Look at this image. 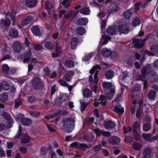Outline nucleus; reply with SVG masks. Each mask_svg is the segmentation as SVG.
I'll list each match as a JSON object with an SVG mask.
<instances>
[{"label":"nucleus","mask_w":158,"mask_h":158,"mask_svg":"<svg viewBox=\"0 0 158 158\" xmlns=\"http://www.w3.org/2000/svg\"><path fill=\"white\" fill-rule=\"evenodd\" d=\"M56 52L59 53L60 54L62 52V47L61 44L59 43H57L56 46Z\"/></svg>","instance_id":"obj_53"},{"label":"nucleus","mask_w":158,"mask_h":158,"mask_svg":"<svg viewBox=\"0 0 158 158\" xmlns=\"http://www.w3.org/2000/svg\"><path fill=\"white\" fill-rule=\"evenodd\" d=\"M21 143L23 144H26L30 142L31 140V137L27 134L23 133L20 138Z\"/></svg>","instance_id":"obj_10"},{"label":"nucleus","mask_w":158,"mask_h":158,"mask_svg":"<svg viewBox=\"0 0 158 158\" xmlns=\"http://www.w3.org/2000/svg\"><path fill=\"white\" fill-rule=\"evenodd\" d=\"M3 89L5 90H9L10 88V85L6 81H4L2 83Z\"/></svg>","instance_id":"obj_45"},{"label":"nucleus","mask_w":158,"mask_h":158,"mask_svg":"<svg viewBox=\"0 0 158 158\" xmlns=\"http://www.w3.org/2000/svg\"><path fill=\"white\" fill-rule=\"evenodd\" d=\"M10 24V21L6 17L5 19H1L0 23V26L2 27H8Z\"/></svg>","instance_id":"obj_13"},{"label":"nucleus","mask_w":158,"mask_h":158,"mask_svg":"<svg viewBox=\"0 0 158 158\" xmlns=\"http://www.w3.org/2000/svg\"><path fill=\"white\" fill-rule=\"evenodd\" d=\"M37 100V98L34 95H31L28 96L27 100L30 103H33Z\"/></svg>","instance_id":"obj_29"},{"label":"nucleus","mask_w":158,"mask_h":158,"mask_svg":"<svg viewBox=\"0 0 158 158\" xmlns=\"http://www.w3.org/2000/svg\"><path fill=\"white\" fill-rule=\"evenodd\" d=\"M118 28L120 33L127 34L129 32V27L127 24L123 23L118 25Z\"/></svg>","instance_id":"obj_4"},{"label":"nucleus","mask_w":158,"mask_h":158,"mask_svg":"<svg viewBox=\"0 0 158 158\" xmlns=\"http://www.w3.org/2000/svg\"><path fill=\"white\" fill-rule=\"evenodd\" d=\"M152 71L151 67L149 64L143 66L141 69V75H139V77L140 80H142L143 77H145L147 75H149Z\"/></svg>","instance_id":"obj_3"},{"label":"nucleus","mask_w":158,"mask_h":158,"mask_svg":"<svg viewBox=\"0 0 158 158\" xmlns=\"http://www.w3.org/2000/svg\"><path fill=\"white\" fill-rule=\"evenodd\" d=\"M101 53L104 56L108 57L111 55L112 52L110 50L105 48L102 49Z\"/></svg>","instance_id":"obj_20"},{"label":"nucleus","mask_w":158,"mask_h":158,"mask_svg":"<svg viewBox=\"0 0 158 158\" xmlns=\"http://www.w3.org/2000/svg\"><path fill=\"white\" fill-rule=\"evenodd\" d=\"M64 65L66 67L70 68L74 66V64L72 60H67L65 61Z\"/></svg>","instance_id":"obj_31"},{"label":"nucleus","mask_w":158,"mask_h":158,"mask_svg":"<svg viewBox=\"0 0 158 158\" xmlns=\"http://www.w3.org/2000/svg\"><path fill=\"white\" fill-rule=\"evenodd\" d=\"M156 92L154 90H151L147 95V98L149 100H153L156 98Z\"/></svg>","instance_id":"obj_21"},{"label":"nucleus","mask_w":158,"mask_h":158,"mask_svg":"<svg viewBox=\"0 0 158 158\" xmlns=\"http://www.w3.org/2000/svg\"><path fill=\"white\" fill-rule=\"evenodd\" d=\"M60 98L62 102L64 101H68L69 97L67 94L66 93H63L60 95Z\"/></svg>","instance_id":"obj_48"},{"label":"nucleus","mask_w":158,"mask_h":158,"mask_svg":"<svg viewBox=\"0 0 158 158\" xmlns=\"http://www.w3.org/2000/svg\"><path fill=\"white\" fill-rule=\"evenodd\" d=\"M132 13L130 9L124 11L123 14V16L126 19H129L132 15Z\"/></svg>","instance_id":"obj_33"},{"label":"nucleus","mask_w":158,"mask_h":158,"mask_svg":"<svg viewBox=\"0 0 158 158\" xmlns=\"http://www.w3.org/2000/svg\"><path fill=\"white\" fill-rule=\"evenodd\" d=\"M151 137V134H146L144 133H142V134L141 137L148 142H150Z\"/></svg>","instance_id":"obj_38"},{"label":"nucleus","mask_w":158,"mask_h":158,"mask_svg":"<svg viewBox=\"0 0 158 158\" xmlns=\"http://www.w3.org/2000/svg\"><path fill=\"white\" fill-rule=\"evenodd\" d=\"M8 15L10 17L11 19L12 22V24L13 25H15L16 24L15 22V16L13 14L11 13L8 12L6 15V16H7Z\"/></svg>","instance_id":"obj_46"},{"label":"nucleus","mask_w":158,"mask_h":158,"mask_svg":"<svg viewBox=\"0 0 158 158\" xmlns=\"http://www.w3.org/2000/svg\"><path fill=\"white\" fill-rule=\"evenodd\" d=\"M132 132L133 136L135 140H139L140 139V135L138 132V131H136L135 130L132 131Z\"/></svg>","instance_id":"obj_42"},{"label":"nucleus","mask_w":158,"mask_h":158,"mask_svg":"<svg viewBox=\"0 0 158 158\" xmlns=\"http://www.w3.org/2000/svg\"><path fill=\"white\" fill-rule=\"evenodd\" d=\"M139 93H140L139 86L138 85L134 86L132 89V97H133L135 95H137V94H139Z\"/></svg>","instance_id":"obj_24"},{"label":"nucleus","mask_w":158,"mask_h":158,"mask_svg":"<svg viewBox=\"0 0 158 158\" xmlns=\"http://www.w3.org/2000/svg\"><path fill=\"white\" fill-rule=\"evenodd\" d=\"M112 84L109 82L104 81L102 84V87L106 89H110L112 87Z\"/></svg>","instance_id":"obj_41"},{"label":"nucleus","mask_w":158,"mask_h":158,"mask_svg":"<svg viewBox=\"0 0 158 158\" xmlns=\"http://www.w3.org/2000/svg\"><path fill=\"white\" fill-rule=\"evenodd\" d=\"M9 36L12 38H16L19 35L18 31L15 28L10 29L9 31Z\"/></svg>","instance_id":"obj_18"},{"label":"nucleus","mask_w":158,"mask_h":158,"mask_svg":"<svg viewBox=\"0 0 158 158\" xmlns=\"http://www.w3.org/2000/svg\"><path fill=\"white\" fill-rule=\"evenodd\" d=\"M139 124L138 122L137 121H135L131 126V129L132 131L134 130L137 131L138 129H139Z\"/></svg>","instance_id":"obj_49"},{"label":"nucleus","mask_w":158,"mask_h":158,"mask_svg":"<svg viewBox=\"0 0 158 158\" xmlns=\"http://www.w3.org/2000/svg\"><path fill=\"white\" fill-rule=\"evenodd\" d=\"M31 51L30 49H29L27 52H26L24 54L23 62L26 63L28 62L31 59Z\"/></svg>","instance_id":"obj_15"},{"label":"nucleus","mask_w":158,"mask_h":158,"mask_svg":"<svg viewBox=\"0 0 158 158\" xmlns=\"http://www.w3.org/2000/svg\"><path fill=\"white\" fill-rule=\"evenodd\" d=\"M103 125L105 128L108 130H111L116 126L115 122L110 120L104 121L103 123Z\"/></svg>","instance_id":"obj_6"},{"label":"nucleus","mask_w":158,"mask_h":158,"mask_svg":"<svg viewBox=\"0 0 158 158\" xmlns=\"http://www.w3.org/2000/svg\"><path fill=\"white\" fill-rule=\"evenodd\" d=\"M87 18L85 17L79 19L77 21L78 24L80 25H85L88 22Z\"/></svg>","instance_id":"obj_22"},{"label":"nucleus","mask_w":158,"mask_h":158,"mask_svg":"<svg viewBox=\"0 0 158 158\" xmlns=\"http://www.w3.org/2000/svg\"><path fill=\"white\" fill-rule=\"evenodd\" d=\"M72 0H63L61 3V4L63 5L65 8H68L70 5V3Z\"/></svg>","instance_id":"obj_50"},{"label":"nucleus","mask_w":158,"mask_h":158,"mask_svg":"<svg viewBox=\"0 0 158 158\" xmlns=\"http://www.w3.org/2000/svg\"><path fill=\"white\" fill-rule=\"evenodd\" d=\"M47 149L48 151H49V154L50 155L51 158H53L54 157L57 156L56 154L53 151L52 147L51 145V144L48 145V147Z\"/></svg>","instance_id":"obj_27"},{"label":"nucleus","mask_w":158,"mask_h":158,"mask_svg":"<svg viewBox=\"0 0 158 158\" xmlns=\"http://www.w3.org/2000/svg\"><path fill=\"white\" fill-rule=\"evenodd\" d=\"M24 117V115L21 113L17 114L15 116V119L17 120L21 121V122Z\"/></svg>","instance_id":"obj_61"},{"label":"nucleus","mask_w":158,"mask_h":158,"mask_svg":"<svg viewBox=\"0 0 158 158\" xmlns=\"http://www.w3.org/2000/svg\"><path fill=\"white\" fill-rule=\"evenodd\" d=\"M110 6L112 7V8L109 10V13L110 14L113 13L114 12L117 11L119 8L118 6L115 4H111Z\"/></svg>","instance_id":"obj_35"},{"label":"nucleus","mask_w":158,"mask_h":158,"mask_svg":"<svg viewBox=\"0 0 158 158\" xmlns=\"http://www.w3.org/2000/svg\"><path fill=\"white\" fill-rule=\"evenodd\" d=\"M98 101H95L94 103V107H97L99 106L100 104H101L102 106H105L107 104V102L106 101H104L98 102Z\"/></svg>","instance_id":"obj_47"},{"label":"nucleus","mask_w":158,"mask_h":158,"mask_svg":"<svg viewBox=\"0 0 158 158\" xmlns=\"http://www.w3.org/2000/svg\"><path fill=\"white\" fill-rule=\"evenodd\" d=\"M33 19V16L31 15H28L25 16L22 21L23 25H26L29 23Z\"/></svg>","instance_id":"obj_8"},{"label":"nucleus","mask_w":158,"mask_h":158,"mask_svg":"<svg viewBox=\"0 0 158 158\" xmlns=\"http://www.w3.org/2000/svg\"><path fill=\"white\" fill-rule=\"evenodd\" d=\"M132 148L135 150H139L142 147V145L136 142H134L132 145Z\"/></svg>","instance_id":"obj_32"},{"label":"nucleus","mask_w":158,"mask_h":158,"mask_svg":"<svg viewBox=\"0 0 158 158\" xmlns=\"http://www.w3.org/2000/svg\"><path fill=\"white\" fill-rule=\"evenodd\" d=\"M7 124V127L8 128H11L13 126V120L11 117H10L8 119L6 120Z\"/></svg>","instance_id":"obj_55"},{"label":"nucleus","mask_w":158,"mask_h":158,"mask_svg":"<svg viewBox=\"0 0 158 158\" xmlns=\"http://www.w3.org/2000/svg\"><path fill=\"white\" fill-rule=\"evenodd\" d=\"M32 122L31 119L24 117L21 123L24 126H28L31 124Z\"/></svg>","instance_id":"obj_26"},{"label":"nucleus","mask_w":158,"mask_h":158,"mask_svg":"<svg viewBox=\"0 0 158 158\" xmlns=\"http://www.w3.org/2000/svg\"><path fill=\"white\" fill-rule=\"evenodd\" d=\"M38 0H26V6L28 7L31 8L35 6L37 4Z\"/></svg>","instance_id":"obj_12"},{"label":"nucleus","mask_w":158,"mask_h":158,"mask_svg":"<svg viewBox=\"0 0 158 158\" xmlns=\"http://www.w3.org/2000/svg\"><path fill=\"white\" fill-rule=\"evenodd\" d=\"M154 35L152 33H150L148 35L144 37L143 39L144 40V42H145L147 40L149 39H153L154 38Z\"/></svg>","instance_id":"obj_59"},{"label":"nucleus","mask_w":158,"mask_h":158,"mask_svg":"<svg viewBox=\"0 0 158 158\" xmlns=\"http://www.w3.org/2000/svg\"><path fill=\"white\" fill-rule=\"evenodd\" d=\"M114 111L119 114H122L124 112V109L120 104L118 103L114 106Z\"/></svg>","instance_id":"obj_14"},{"label":"nucleus","mask_w":158,"mask_h":158,"mask_svg":"<svg viewBox=\"0 0 158 158\" xmlns=\"http://www.w3.org/2000/svg\"><path fill=\"white\" fill-rule=\"evenodd\" d=\"M141 2H138L135 3L134 7V10H135V12H137L139 10V6H141Z\"/></svg>","instance_id":"obj_63"},{"label":"nucleus","mask_w":158,"mask_h":158,"mask_svg":"<svg viewBox=\"0 0 158 158\" xmlns=\"http://www.w3.org/2000/svg\"><path fill=\"white\" fill-rule=\"evenodd\" d=\"M43 71L46 76H48L50 74L51 70L48 67H45L43 69Z\"/></svg>","instance_id":"obj_60"},{"label":"nucleus","mask_w":158,"mask_h":158,"mask_svg":"<svg viewBox=\"0 0 158 158\" xmlns=\"http://www.w3.org/2000/svg\"><path fill=\"white\" fill-rule=\"evenodd\" d=\"M29 113L32 116L35 117L36 118L40 117V113L39 111H30Z\"/></svg>","instance_id":"obj_51"},{"label":"nucleus","mask_w":158,"mask_h":158,"mask_svg":"<svg viewBox=\"0 0 158 158\" xmlns=\"http://www.w3.org/2000/svg\"><path fill=\"white\" fill-rule=\"evenodd\" d=\"M13 48L14 51L18 53L21 52L22 48V46L21 44L18 43H14L13 44Z\"/></svg>","instance_id":"obj_19"},{"label":"nucleus","mask_w":158,"mask_h":158,"mask_svg":"<svg viewBox=\"0 0 158 158\" xmlns=\"http://www.w3.org/2000/svg\"><path fill=\"white\" fill-rule=\"evenodd\" d=\"M85 32V28L82 26L79 27L77 29V32L78 35H82Z\"/></svg>","instance_id":"obj_30"},{"label":"nucleus","mask_w":158,"mask_h":158,"mask_svg":"<svg viewBox=\"0 0 158 158\" xmlns=\"http://www.w3.org/2000/svg\"><path fill=\"white\" fill-rule=\"evenodd\" d=\"M98 71H96L94 75V80L93 82L95 84H98Z\"/></svg>","instance_id":"obj_62"},{"label":"nucleus","mask_w":158,"mask_h":158,"mask_svg":"<svg viewBox=\"0 0 158 158\" xmlns=\"http://www.w3.org/2000/svg\"><path fill=\"white\" fill-rule=\"evenodd\" d=\"M31 86L36 90H41L43 88L44 81L38 77H35L30 81Z\"/></svg>","instance_id":"obj_2"},{"label":"nucleus","mask_w":158,"mask_h":158,"mask_svg":"<svg viewBox=\"0 0 158 158\" xmlns=\"http://www.w3.org/2000/svg\"><path fill=\"white\" fill-rule=\"evenodd\" d=\"M151 151V148L147 147L143 151L142 156V158H150Z\"/></svg>","instance_id":"obj_7"},{"label":"nucleus","mask_w":158,"mask_h":158,"mask_svg":"<svg viewBox=\"0 0 158 158\" xmlns=\"http://www.w3.org/2000/svg\"><path fill=\"white\" fill-rule=\"evenodd\" d=\"M44 47L49 50H52L54 47L53 43L49 41H47L44 43Z\"/></svg>","instance_id":"obj_28"},{"label":"nucleus","mask_w":158,"mask_h":158,"mask_svg":"<svg viewBox=\"0 0 158 158\" xmlns=\"http://www.w3.org/2000/svg\"><path fill=\"white\" fill-rule=\"evenodd\" d=\"M106 32L109 35H112L116 34L115 29L112 27H109L106 29Z\"/></svg>","instance_id":"obj_34"},{"label":"nucleus","mask_w":158,"mask_h":158,"mask_svg":"<svg viewBox=\"0 0 158 158\" xmlns=\"http://www.w3.org/2000/svg\"><path fill=\"white\" fill-rule=\"evenodd\" d=\"M58 81L60 84L61 86L66 87L69 85V84L62 79H59L58 80Z\"/></svg>","instance_id":"obj_64"},{"label":"nucleus","mask_w":158,"mask_h":158,"mask_svg":"<svg viewBox=\"0 0 158 158\" xmlns=\"http://www.w3.org/2000/svg\"><path fill=\"white\" fill-rule=\"evenodd\" d=\"M148 76L149 79L151 82H154L158 80V76L155 72L152 71Z\"/></svg>","instance_id":"obj_17"},{"label":"nucleus","mask_w":158,"mask_h":158,"mask_svg":"<svg viewBox=\"0 0 158 158\" xmlns=\"http://www.w3.org/2000/svg\"><path fill=\"white\" fill-rule=\"evenodd\" d=\"M97 136H100L102 135L103 130L99 128L95 129L94 130Z\"/></svg>","instance_id":"obj_54"},{"label":"nucleus","mask_w":158,"mask_h":158,"mask_svg":"<svg viewBox=\"0 0 158 158\" xmlns=\"http://www.w3.org/2000/svg\"><path fill=\"white\" fill-rule=\"evenodd\" d=\"M121 141L120 139L116 136L110 137L109 139V143L113 145L118 144Z\"/></svg>","instance_id":"obj_9"},{"label":"nucleus","mask_w":158,"mask_h":158,"mask_svg":"<svg viewBox=\"0 0 158 158\" xmlns=\"http://www.w3.org/2000/svg\"><path fill=\"white\" fill-rule=\"evenodd\" d=\"M31 30L33 34L35 35L40 36L41 35L40 30L38 26H33L31 28Z\"/></svg>","instance_id":"obj_16"},{"label":"nucleus","mask_w":158,"mask_h":158,"mask_svg":"<svg viewBox=\"0 0 158 158\" xmlns=\"http://www.w3.org/2000/svg\"><path fill=\"white\" fill-rule=\"evenodd\" d=\"M143 39H134L132 40L134 46L135 48H141L143 46L145 42Z\"/></svg>","instance_id":"obj_5"},{"label":"nucleus","mask_w":158,"mask_h":158,"mask_svg":"<svg viewBox=\"0 0 158 158\" xmlns=\"http://www.w3.org/2000/svg\"><path fill=\"white\" fill-rule=\"evenodd\" d=\"M48 153V150L45 147L43 146L40 149V153L42 155H46Z\"/></svg>","instance_id":"obj_57"},{"label":"nucleus","mask_w":158,"mask_h":158,"mask_svg":"<svg viewBox=\"0 0 158 158\" xmlns=\"http://www.w3.org/2000/svg\"><path fill=\"white\" fill-rule=\"evenodd\" d=\"M80 143L75 141L71 143L70 146L71 148H74L76 149H79Z\"/></svg>","instance_id":"obj_58"},{"label":"nucleus","mask_w":158,"mask_h":158,"mask_svg":"<svg viewBox=\"0 0 158 158\" xmlns=\"http://www.w3.org/2000/svg\"><path fill=\"white\" fill-rule=\"evenodd\" d=\"M141 22V20L139 18L135 17L132 21V26L134 27L139 26Z\"/></svg>","instance_id":"obj_37"},{"label":"nucleus","mask_w":158,"mask_h":158,"mask_svg":"<svg viewBox=\"0 0 158 158\" xmlns=\"http://www.w3.org/2000/svg\"><path fill=\"white\" fill-rule=\"evenodd\" d=\"M90 11L89 7H86L82 8L80 11V12L84 15H89Z\"/></svg>","instance_id":"obj_40"},{"label":"nucleus","mask_w":158,"mask_h":158,"mask_svg":"<svg viewBox=\"0 0 158 158\" xmlns=\"http://www.w3.org/2000/svg\"><path fill=\"white\" fill-rule=\"evenodd\" d=\"M151 124L144 123L143 126V129L145 131H148L151 129Z\"/></svg>","instance_id":"obj_43"},{"label":"nucleus","mask_w":158,"mask_h":158,"mask_svg":"<svg viewBox=\"0 0 158 158\" xmlns=\"http://www.w3.org/2000/svg\"><path fill=\"white\" fill-rule=\"evenodd\" d=\"M135 60L134 56H131L127 61V63L131 66H132L134 60Z\"/></svg>","instance_id":"obj_56"},{"label":"nucleus","mask_w":158,"mask_h":158,"mask_svg":"<svg viewBox=\"0 0 158 158\" xmlns=\"http://www.w3.org/2000/svg\"><path fill=\"white\" fill-rule=\"evenodd\" d=\"M152 52H154V54H158V44H154L152 45L151 48Z\"/></svg>","instance_id":"obj_52"},{"label":"nucleus","mask_w":158,"mask_h":158,"mask_svg":"<svg viewBox=\"0 0 158 158\" xmlns=\"http://www.w3.org/2000/svg\"><path fill=\"white\" fill-rule=\"evenodd\" d=\"M10 68L6 64L2 65V70L4 73H7L9 71Z\"/></svg>","instance_id":"obj_44"},{"label":"nucleus","mask_w":158,"mask_h":158,"mask_svg":"<svg viewBox=\"0 0 158 158\" xmlns=\"http://www.w3.org/2000/svg\"><path fill=\"white\" fill-rule=\"evenodd\" d=\"M8 99V95L6 93H3L0 94V100L3 102L7 101Z\"/></svg>","instance_id":"obj_39"},{"label":"nucleus","mask_w":158,"mask_h":158,"mask_svg":"<svg viewBox=\"0 0 158 158\" xmlns=\"http://www.w3.org/2000/svg\"><path fill=\"white\" fill-rule=\"evenodd\" d=\"M78 40L76 37H74L70 40V47L72 49L74 50L77 48L78 44Z\"/></svg>","instance_id":"obj_11"},{"label":"nucleus","mask_w":158,"mask_h":158,"mask_svg":"<svg viewBox=\"0 0 158 158\" xmlns=\"http://www.w3.org/2000/svg\"><path fill=\"white\" fill-rule=\"evenodd\" d=\"M114 72L111 70H109L106 71L105 73V77L107 79H110L112 78L114 76Z\"/></svg>","instance_id":"obj_23"},{"label":"nucleus","mask_w":158,"mask_h":158,"mask_svg":"<svg viewBox=\"0 0 158 158\" xmlns=\"http://www.w3.org/2000/svg\"><path fill=\"white\" fill-rule=\"evenodd\" d=\"M22 127L20 125H19L18 130L14 138L15 139H19L21 138V137L22 135Z\"/></svg>","instance_id":"obj_36"},{"label":"nucleus","mask_w":158,"mask_h":158,"mask_svg":"<svg viewBox=\"0 0 158 158\" xmlns=\"http://www.w3.org/2000/svg\"><path fill=\"white\" fill-rule=\"evenodd\" d=\"M83 96L87 98H89L91 97L92 93L91 91L88 88H85L83 91Z\"/></svg>","instance_id":"obj_25"},{"label":"nucleus","mask_w":158,"mask_h":158,"mask_svg":"<svg viewBox=\"0 0 158 158\" xmlns=\"http://www.w3.org/2000/svg\"><path fill=\"white\" fill-rule=\"evenodd\" d=\"M75 120L72 118H68L63 120V127L64 130L67 132L70 133L73 130Z\"/></svg>","instance_id":"obj_1"}]
</instances>
